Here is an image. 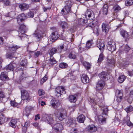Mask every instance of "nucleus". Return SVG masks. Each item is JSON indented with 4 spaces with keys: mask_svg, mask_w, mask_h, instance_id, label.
Instances as JSON below:
<instances>
[{
    "mask_svg": "<svg viewBox=\"0 0 133 133\" xmlns=\"http://www.w3.org/2000/svg\"><path fill=\"white\" fill-rule=\"evenodd\" d=\"M42 119L51 125H53L56 123L53 119V116L51 115L43 114L42 117ZM52 126L54 130L56 132L61 131L63 129V126L61 124H55L53 127Z\"/></svg>",
    "mask_w": 133,
    "mask_h": 133,
    "instance_id": "obj_1",
    "label": "nucleus"
},
{
    "mask_svg": "<svg viewBox=\"0 0 133 133\" xmlns=\"http://www.w3.org/2000/svg\"><path fill=\"white\" fill-rule=\"evenodd\" d=\"M90 102L93 103L94 104H98L103 110V112L104 114L106 115L108 111V107L104 104L102 102V101H100L99 99H97V100H94L93 99H90Z\"/></svg>",
    "mask_w": 133,
    "mask_h": 133,
    "instance_id": "obj_2",
    "label": "nucleus"
},
{
    "mask_svg": "<svg viewBox=\"0 0 133 133\" xmlns=\"http://www.w3.org/2000/svg\"><path fill=\"white\" fill-rule=\"evenodd\" d=\"M66 5L64 8L62 10V13L64 14H67L71 12L72 3L70 1H68L65 2Z\"/></svg>",
    "mask_w": 133,
    "mask_h": 133,
    "instance_id": "obj_3",
    "label": "nucleus"
},
{
    "mask_svg": "<svg viewBox=\"0 0 133 133\" xmlns=\"http://www.w3.org/2000/svg\"><path fill=\"white\" fill-rule=\"evenodd\" d=\"M20 48V46L17 45H10L9 47V49L11 51H12L13 52L12 53L10 52L8 53L7 55L8 57L10 59H11L14 57V52H15L17 49Z\"/></svg>",
    "mask_w": 133,
    "mask_h": 133,
    "instance_id": "obj_4",
    "label": "nucleus"
},
{
    "mask_svg": "<svg viewBox=\"0 0 133 133\" xmlns=\"http://www.w3.org/2000/svg\"><path fill=\"white\" fill-rule=\"evenodd\" d=\"M107 47L109 50L112 52L116 50L115 42L112 41H111L108 42L107 44Z\"/></svg>",
    "mask_w": 133,
    "mask_h": 133,
    "instance_id": "obj_5",
    "label": "nucleus"
},
{
    "mask_svg": "<svg viewBox=\"0 0 133 133\" xmlns=\"http://www.w3.org/2000/svg\"><path fill=\"white\" fill-rule=\"evenodd\" d=\"M65 91L64 87L63 86H59L57 87L55 92L56 96L59 97L62 94H65Z\"/></svg>",
    "mask_w": 133,
    "mask_h": 133,
    "instance_id": "obj_6",
    "label": "nucleus"
},
{
    "mask_svg": "<svg viewBox=\"0 0 133 133\" xmlns=\"http://www.w3.org/2000/svg\"><path fill=\"white\" fill-rule=\"evenodd\" d=\"M66 112L65 109L61 110L58 115V118L60 121L65 119L66 117Z\"/></svg>",
    "mask_w": 133,
    "mask_h": 133,
    "instance_id": "obj_7",
    "label": "nucleus"
},
{
    "mask_svg": "<svg viewBox=\"0 0 133 133\" xmlns=\"http://www.w3.org/2000/svg\"><path fill=\"white\" fill-rule=\"evenodd\" d=\"M85 15L86 18L90 20H93L95 18L94 13L91 10H87L85 13Z\"/></svg>",
    "mask_w": 133,
    "mask_h": 133,
    "instance_id": "obj_8",
    "label": "nucleus"
},
{
    "mask_svg": "<svg viewBox=\"0 0 133 133\" xmlns=\"http://www.w3.org/2000/svg\"><path fill=\"white\" fill-rule=\"evenodd\" d=\"M123 94L119 90H117L116 92L115 99L118 102H120L122 100Z\"/></svg>",
    "mask_w": 133,
    "mask_h": 133,
    "instance_id": "obj_9",
    "label": "nucleus"
},
{
    "mask_svg": "<svg viewBox=\"0 0 133 133\" xmlns=\"http://www.w3.org/2000/svg\"><path fill=\"white\" fill-rule=\"evenodd\" d=\"M16 66V64L14 63V62H11L8 65H7L4 68V70H6L7 71H13L14 69L15 68Z\"/></svg>",
    "mask_w": 133,
    "mask_h": 133,
    "instance_id": "obj_10",
    "label": "nucleus"
},
{
    "mask_svg": "<svg viewBox=\"0 0 133 133\" xmlns=\"http://www.w3.org/2000/svg\"><path fill=\"white\" fill-rule=\"evenodd\" d=\"M22 98L23 100H28L30 99L28 92L24 90H22L21 91Z\"/></svg>",
    "mask_w": 133,
    "mask_h": 133,
    "instance_id": "obj_11",
    "label": "nucleus"
},
{
    "mask_svg": "<svg viewBox=\"0 0 133 133\" xmlns=\"http://www.w3.org/2000/svg\"><path fill=\"white\" fill-rule=\"evenodd\" d=\"M97 46L101 51H103L105 47L103 41L99 40L98 41H97Z\"/></svg>",
    "mask_w": 133,
    "mask_h": 133,
    "instance_id": "obj_12",
    "label": "nucleus"
},
{
    "mask_svg": "<svg viewBox=\"0 0 133 133\" xmlns=\"http://www.w3.org/2000/svg\"><path fill=\"white\" fill-rule=\"evenodd\" d=\"M34 109L33 107L30 106H27L25 108L24 111V113L26 116L28 117L30 114L31 111Z\"/></svg>",
    "mask_w": 133,
    "mask_h": 133,
    "instance_id": "obj_13",
    "label": "nucleus"
},
{
    "mask_svg": "<svg viewBox=\"0 0 133 133\" xmlns=\"http://www.w3.org/2000/svg\"><path fill=\"white\" fill-rule=\"evenodd\" d=\"M59 37L57 32L55 31L52 32L50 36L51 40L52 42H54Z\"/></svg>",
    "mask_w": 133,
    "mask_h": 133,
    "instance_id": "obj_14",
    "label": "nucleus"
},
{
    "mask_svg": "<svg viewBox=\"0 0 133 133\" xmlns=\"http://www.w3.org/2000/svg\"><path fill=\"white\" fill-rule=\"evenodd\" d=\"M108 75L107 72L103 71L100 73L99 75V76L101 80H103L104 81V80H106L107 78H108Z\"/></svg>",
    "mask_w": 133,
    "mask_h": 133,
    "instance_id": "obj_15",
    "label": "nucleus"
},
{
    "mask_svg": "<svg viewBox=\"0 0 133 133\" xmlns=\"http://www.w3.org/2000/svg\"><path fill=\"white\" fill-rule=\"evenodd\" d=\"M104 85V81L103 80H100L96 84V88L98 90H101L103 88Z\"/></svg>",
    "mask_w": 133,
    "mask_h": 133,
    "instance_id": "obj_16",
    "label": "nucleus"
},
{
    "mask_svg": "<svg viewBox=\"0 0 133 133\" xmlns=\"http://www.w3.org/2000/svg\"><path fill=\"white\" fill-rule=\"evenodd\" d=\"M25 26L23 25L22 24L21 25L19 29V35L20 37H23V35H24L25 33Z\"/></svg>",
    "mask_w": 133,
    "mask_h": 133,
    "instance_id": "obj_17",
    "label": "nucleus"
},
{
    "mask_svg": "<svg viewBox=\"0 0 133 133\" xmlns=\"http://www.w3.org/2000/svg\"><path fill=\"white\" fill-rule=\"evenodd\" d=\"M110 26L109 25L105 23H103L102 25V31L105 33H107L109 29Z\"/></svg>",
    "mask_w": 133,
    "mask_h": 133,
    "instance_id": "obj_18",
    "label": "nucleus"
},
{
    "mask_svg": "<svg viewBox=\"0 0 133 133\" xmlns=\"http://www.w3.org/2000/svg\"><path fill=\"white\" fill-rule=\"evenodd\" d=\"M130 48L129 46L127 45H125L124 47H122L121 48V50L119 51V52L121 53H127L130 50Z\"/></svg>",
    "mask_w": 133,
    "mask_h": 133,
    "instance_id": "obj_19",
    "label": "nucleus"
},
{
    "mask_svg": "<svg viewBox=\"0 0 133 133\" xmlns=\"http://www.w3.org/2000/svg\"><path fill=\"white\" fill-rule=\"evenodd\" d=\"M51 102L52 106L55 108H57L60 105V103L58 100H56L55 99H53Z\"/></svg>",
    "mask_w": 133,
    "mask_h": 133,
    "instance_id": "obj_20",
    "label": "nucleus"
},
{
    "mask_svg": "<svg viewBox=\"0 0 133 133\" xmlns=\"http://www.w3.org/2000/svg\"><path fill=\"white\" fill-rule=\"evenodd\" d=\"M88 131L90 132H94L96 131L97 130L96 127L94 125H89L87 128Z\"/></svg>",
    "mask_w": 133,
    "mask_h": 133,
    "instance_id": "obj_21",
    "label": "nucleus"
},
{
    "mask_svg": "<svg viewBox=\"0 0 133 133\" xmlns=\"http://www.w3.org/2000/svg\"><path fill=\"white\" fill-rule=\"evenodd\" d=\"M0 79L3 81H5L8 80L9 78L6 72H3L1 73L0 76Z\"/></svg>",
    "mask_w": 133,
    "mask_h": 133,
    "instance_id": "obj_22",
    "label": "nucleus"
},
{
    "mask_svg": "<svg viewBox=\"0 0 133 133\" xmlns=\"http://www.w3.org/2000/svg\"><path fill=\"white\" fill-rule=\"evenodd\" d=\"M81 80L83 83H87L89 82V77L85 74H84L82 76Z\"/></svg>",
    "mask_w": 133,
    "mask_h": 133,
    "instance_id": "obj_23",
    "label": "nucleus"
},
{
    "mask_svg": "<svg viewBox=\"0 0 133 133\" xmlns=\"http://www.w3.org/2000/svg\"><path fill=\"white\" fill-rule=\"evenodd\" d=\"M36 37L37 41H40L43 37V34L41 31H38L37 32L34 34Z\"/></svg>",
    "mask_w": 133,
    "mask_h": 133,
    "instance_id": "obj_24",
    "label": "nucleus"
},
{
    "mask_svg": "<svg viewBox=\"0 0 133 133\" xmlns=\"http://www.w3.org/2000/svg\"><path fill=\"white\" fill-rule=\"evenodd\" d=\"M47 61V62L49 64V66H51L56 63V61L55 59H54L53 56H50V58L48 61Z\"/></svg>",
    "mask_w": 133,
    "mask_h": 133,
    "instance_id": "obj_25",
    "label": "nucleus"
},
{
    "mask_svg": "<svg viewBox=\"0 0 133 133\" xmlns=\"http://www.w3.org/2000/svg\"><path fill=\"white\" fill-rule=\"evenodd\" d=\"M19 7L22 11H24L27 10L29 6L28 4L25 3H23L20 4Z\"/></svg>",
    "mask_w": 133,
    "mask_h": 133,
    "instance_id": "obj_26",
    "label": "nucleus"
},
{
    "mask_svg": "<svg viewBox=\"0 0 133 133\" xmlns=\"http://www.w3.org/2000/svg\"><path fill=\"white\" fill-rule=\"evenodd\" d=\"M88 21L87 19L80 18L78 20V23L80 25H84L87 24Z\"/></svg>",
    "mask_w": 133,
    "mask_h": 133,
    "instance_id": "obj_27",
    "label": "nucleus"
},
{
    "mask_svg": "<svg viewBox=\"0 0 133 133\" xmlns=\"http://www.w3.org/2000/svg\"><path fill=\"white\" fill-rule=\"evenodd\" d=\"M98 120L99 123L101 124H103L105 123L106 118L103 117L102 115H100L98 117Z\"/></svg>",
    "mask_w": 133,
    "mask_h": 133,
    "instance_id": "obj_28",
    "label": "nucleus"
},
{
    "mask_svg": "<svg viewBox=\"0 0 133 133\" xmlns=\"http://www.w3.org/2000/svg\"><path fill=\"white\" fill-rule=\"evenodd\" d=\"M76 118H71L68 119L67 123L70 124H74L75 125L76 124Z\"/></svg>",
    "mask_w": 133,
    "mask_h": 133,
    "instance_id": "obj_29",
    "label": "nucleus"
},
{
    "mask_svg": "<svg viewBox=\"0 0 133 133\" xmlns=\"http://www.w3.org/2000/svg\"><path fill=\"white\" fill-rule=\"evenodd\" d=\"M120 32L121 35L124 38H127L129 37L128 34L126 31L123 30H122Z\"/></svg>",
    "mask_w": 133,
    "mask_h": 133,
    "instance_id": "obj_30",
    "label": "nucleus"
},
{
    "mask_svg": "<svg viewBox=\"0 0 133 133\" xmlns=\"http://www.w3.org/2000/svg\"><path fill=\"white\" fill-rule=\"evenodd\" d=\"M108 6L107 4H104L102 8L103 14L104 15L107 14L108 12Z\"/></svg>",
    "mask_w": 133,
    "mask_h": 133,
    "instance_id": "obj_31",
    "label": "nucleus"
},
{
    "mask_svg": "<svg viewBox=\"0 0 133 133\" xmlns=\"http://www.w3.org/2000/svg\"><path fill=\"white\" fill-rule=\"evenodd\" d=\"M76 96L75 95H71L70 96L69 99L71 102H75L76 101Z\"/></svg>",
    "mask_w": 133,
    "mask_h": 133,
    "instance_id": "obj_32",
    "label": "nucleus"
},
{
    "mask_svg": "<svg viewBox=\"0 0 133 133\" xmlns=\"http://www.w3.org/2000/svg\"><path fill=\"white\" fill-rule=\"evenodd\" d=\"M85 119V117L84 115H81L79 116L78 117L77 120L78 122L81 123H83Z\"/></svg>",
    "mask_w": 133,
    "mask_h": 133,
    "instance_id": "obj_33",
    "label": "nucleus"
},
{
    "mask_svg": "<svg viewBox=\"0 0 133 133\" xmlns=\"http://www.w3.org/2000/svg\"><path fill=\"white\" fill-rule=\"evenodd\" d=\"M17 122L16 120L13 119L11 120L9 123V125L11 127L15 128L16 127V124Z\"/></svg>",
    "mask_w": 133,
    "mask_h": 133,
    "instance_id": "obj_34",
    "label": "nucleus"
},
{
    "mask_svg": "<svg viewBox=\"0 0 133 133\" xmlns=\"http://www.w3.org/2000/svg\"><path fill=\"white\" fill-rule=\"evenodd\" d=\"M127 120L126 121V123L127 125L129 126H133V124H132L130 121V117L128 115L127 116Z\"/></svg>",
    "mask_w": 133,
    "mask_h": 133,
    "instance_id": "obj_35",
    "label": "nucleus"
},
{
    "mask_svg": "<svg viewBox=\"0 0 133 133\" xmlns=\"http://www.w3.org/2000/svg\"><path fill=\"white\" fill-rule=\"evenodd\" d=\"M121 8L118 5H115L113 7V11L115 12H117L121 10Z\"/></svg>",
    "mask_w": 133,
    "mask_h": 133,
    "instance_id": "obj_36",
    "label": "nucleus"
},
{
    "mask_svg": "<svg viewBox=\"0 0 133 133\" xmlns=\"http://www.w3.org/2000/svg\"><path fill=\"white\" fill-rule=\"evenodd\" d=\"M28 76V74L26 72L24 73L23 71H22L21 74L19 78L20 80H22L26 78Z\"/></svg>",
    "mask_w": 133,
    "mask_h": 133,
    "instance_id": "obj_37",
    "label": "nucleus"
},
{
    "mask_svg": "<svg viewBox=\"0 0 133 133\" xmlns=\"http://www.w3.org/2000/svg\"><path fill=\"white\" fill-rule=\"evenodd\" d=\"M77 56L76 53L74 52H72L69 54V57L71 59H74L76 58Z\"/></svg>",
    "mask_w": 133,
    "mask_h": 133,
    "instance_id": "obj_38",
    "label": "nucleus"
},
{
    "mask_svg": "<svg viewBox=\"0 0 133 133\" xmlns=\"http://www.w3.org/2000/svg\"><path fill=\"white\" fill-rule=\"evenodd\" d=\"M125 77L123 75L120 76L118 78V82L121 83H122L125 79Z\"/></svg>",
    "mask_w": 133,
    "mask_h": 133,
    "instance_id": "obj_39",
    "label": "nucleus"
},
{
    "mask_svg": "<svg viewBox=\"0 0 133 133\" xmlns=\"http://www.w3.org/2000/svg\"><path fill=\"white\" fill-rule=\"evenodd\" d=\"M58 52L57 49L55 48H52L50 51L49 53L50 56H53V55L56 53L57 52Z\"/></svg>",
    "mask_w": 133,
    "mask_h": 133,
    "instance_id": "obj_40",
    "label": "nucleus"
},
{
    "mask_svg": "<svg viewBox=\"0 0 133 133\" xmlns=\"http://www.w3.org/2000/svg\"><path fill=\"white\" fill-rule=\"evenodd\" d=\"M26 15L27 17L32 18L34 16V13L33 12L30 11L28 12Z\"/></svg>",
    "mask_w": 133,
    "mask_h": 133,
    "instance_id": "obj_41",
    "label": "nucleus"
},
{
    "mask_svg": "<svg viewBox=\"0 0 133 133\" xmlns=\"http://www.w3.org/2000/svg\"><path fill=\"white\" fill-rule=\"evenodd\" d=\"M83 64L86 68L88 69H90L91 66L90 64L86 62H83Z\"/></svg>",
    "mask_w": 133,
    "mask_h": 133,
    "instance_id": "obj_42",
    "label": "nucleus"
},
{
    "mask_svg": "<svg viewBox=\"0 0 133 133\" xmlns=\"http://www.w3.org/2000/svg\"><path fill=\"white\" fill-rule=\"evenodd\" d=\"M125 110L127 113H129L133 110V107L131 106L130 105L125 108Z\"/></svg>",
    "mask_w": 133,
    "mask_h": 133,
    "instance_id": "obj_43",
    "label": "nucleus"
},
{
    "mask_svg": "<svg viewBox=\"0 0 133 133\" xmlns=\"http://www.w3.org/2000/svg\"><path fill=\"white\" fill-rule=\"evenodd\" d=\"M107 62L109 66L113 65L115 64V62L113 59H108L107 60Z\"/></svg>",
    "mask_w": 133,
    "mask_h": 133,
    "instance_id": "obj_44",
    "label": "nucleus"
},
{
    "mask_svg": "<svg viewBox=\"0 0 133 133\" xmlns=\"http://www.w3.org/2000/svg\"><path fill=\"white\" fill-rule=\"evenodd\" d=\"M133 4V0H127L125 2V5L126 6H130Z\"/></svg>",
    "mask_w": 133,
    "mask_h": 133,
    "instance_id": "obj_45",
    "label": "nucleus"
},
{
    "mask_svg": "<svg viewBox=\"0 0 133 133\" xmlns=\"http://www.w3.org/2000/svg\"><path fill=\"white\" fill-rule=\"evenodd\" d=\"M61 26L63 29H64L67 28L68 25L66 22H62L61 23Z\"/></svg>",
    "mask_w": 133,
    "mask_h": 133,
    "instance_id": "obj_46",
    "label": "nucleus"
},
{
    "mask_svg": "<svg viewBox=\"0 0 133 133\" xmlns=\"http://www.w3.org/2000/svg\"><path fill=\"white\" fill-rule=\"evenodd\" d=\"M48 79V77L46 75L41 80L40 82V84L42 85Z\"/></svg>",
    "mask_w": 133,
    "mask_h": 133,
    "instance_id": "obj_47",
    "label": "nucleus"
},
{
    "mask_svg": "<svg viewBox=\"0 0 133 133\" xmlns=\"http://www.w3.org/2000/svg\"><path fill=\"white\" fill-rule=\"evenodd\" d=\"M64 48L63 44L59 46L57 48L58 52V53H60L62 51Z\"/></svg>",
    "mask_w": 133,
    "mask_h": 133,
    "instance_id": "obj_48",
    "label": "nucleus"
},
{
    "mask_svg": "<svg viewBox=\"0 0 133 133\" xmlns=\"http://www.w3.org/2000/svg\"><path fill=\"white\" fill-rule=\"evenodd\" d=\"M19 17H20V18L23 21H24V19H26V15L25 16V14H22L20 15H19L18 16Z\"/></svg>",
    "mask_w": 133,
    "mask_h": 133,
    "instance_id": "obj_49",
    "label": "nucleus"
},
{
    "mask_svg": "<svg viewBox=\"0 0 133 133\" xmlns=\"http://www.w3.org/2000/svg\"><path fill=\"white\" fill-rule=\"evenodd\" d=\"M103 55L102 54H101L99 56V57L98 60V63H100L103 60Z\"/></svg>",
    "mask_w": 133,
    "mask_h": 133,
    "instance_id": "obj_50",
    "label": "nucleus"
},
{
    "mask_svg": "<svg viewBox=\"0 0 133 133\" xmlns=\"http://www.w3.org/2000/svg\"><path fill=\"white\" fill-rule=\"evenodd\" d=\"M67 66V65L65 63H61L59 64V67L62 68H66Z\"/></svg>",
    "mask_w": 133,
    "mask_h": 133,
    "instance_id": "obj_51",
    "label": "nucleus"
},
{
    "mask_svg": "<svg viewBox=\"0 0 133 133\" xmlns=\"http://www.w3.org/2000/svg\"><path fill=\"white\" fill-rule=\"evenodd\" d=\"M15 15V14L14 12H11L9 13L8 16H6L7 17H10L11 18H13Z\"/></svg>",
    "mask_w": 133,
    "mask_h": 133,
    "instance_id": "obj_52",
    "label": "nucleus"
},
{
    "mask_svg": "<svg viewBox=\"0 0 133 133\" xmlns=\"http://www.w3.org/2000/svg\"><path fill=\"white\" fill-rule=\"evenodd\" d=\"M45 94L44 91L42 89H39L38 91V94L39 96H41L44 95Z\"/></svg>",
    "mask_w": 133,
    "mask_h": 133,
    "instance_id": "obj_53",
    "label": "nucleus"
},
{
    "mask_svg": "<svg viewBox=\"0 0 133 133\" xmlns=\"http://www.w3.org/2000/svg\"><path fill=\"white\" fill-rule=\"evenodd\" d=\"M92 43L91 41H89L87 42L86 46V47L89 49Z\"/></svg>",
    "mask_w": 133,
    "mask_h": 133,
    "instance_id": "obj_54",
    "label": "nucleus"
},
{
    "mask_svg": "<svg viewBox=\"0 0 133 133\" xmlns=\"http://www.w3.org/2000/svg\"><path fill=\"white\" fill-rule=\"evenodd\" d=\"M3 2L4 4L7 5H9L10 4V2L9 0H3Z\"/></svg>",
    "mask_w": 133,
    "mask_h": 133,
    "instance_id": "obj_55",
    "label": "nucleus"
},
{
    "mask_svg": "<svg viewBox=\"0 0 133 133\" xmlns=\"http://www.w3.org/2000/svg\"><path fill=\"white\" fill-rule=\"evenodd\" d=\"M30 125V123L29 121H28L26 122L24 124V127H23L24 128L25 130L26 129V128L28 126H29Z\"/></svg>",
    "mask_w": 133,
    "mask_h": 133,
    "instance_id": "obj_56",
    "label": "nucleus"
},
{
    "mask_svg": "<svg viewBox=\"0 0 133 133\" xmlns=\"http://www.w3.org/2000/svg\"><path fill=\"white\" fill-rule=\"evenodd\" d=\"M11 105L13 107H16L17 105V103L14 101H11Z\"/></svg>",
    "mask_w": 133,
    "mask_h": 133,
    "instance_id": "obj_57",
    "label": "nucleus"
},
{
    "mask_svg": "<svg viewBox=\"0 0 133 133\" xmlns=\"http://www.w3.org/2000/svg\"><path fill=\"white\" fill-rule=\"evenodd\" d=\"M26 64V63L25 60L22 61L21 62L20 65L22 66H25Z\"/></svg>",
    "mask_w": 133,
    "mask_h": 133,
    "instance_id": "obj_58",
    "label": "nucleus"
},
{
    "mask_svg": "<svg viewBox=\"0 0 133 133\" xmlns=\"http://www.w3.org/2000/svg\"><path fill=\"white\" fill-rule=\"evenodd\" d=\"M96 29H94L93 32L94 33L96 34L97 35H98L99 34V30L97 28Z\"/></svg>",
    "mask_w": 133,
    "mask_h": 133,
    "instance_id": "obj_59",
    "label": "nucleus"
},
{
    "mask_svg": "<svg viewBox=\"0 0 133 133\" xmlns=\"http://www.w3.org/2000/svg\"><path fill=\"white\" fill-rule=\"evenodd\" d=\"M40 52L39 51H37L34 53V56L35 57H38L40 54Z\"/></svg>",
    "mask_w": 133,
    "mask_h": 133,
    "instance_id": "obj_60",
    "label": "nucleus"
},
{
    "mask_svg": "<svg viewBox=\"0 0 133 133\" xmlns=\"http://www.w3.org/2000/svg\"><path fill=\"white\" fill-rule=\"evenodd\" d=\"M17 22L18 23L20 24L23 21L22 19L20 18V17H19L18 16L17 18Z\"/></svg>",
    "mask_w": 133,
    "mask_h": 133,
    "instance_id": "obj_61",
    "label": "nucleus"
},
{
    "mask_svg": "<svg viewBox=\"0 0 133 133\" xmlns=\"http://www.w3.org/2000/svg\"><path fill=\"white\" fill-rule=\"evenodd\" d=\"M4 38L1 37H0V45H2L4 43Z\"/></svg>",
    "mask_w": 133,
    "mask_h": 133,
    "instance_id": "obj_62",
    "label": "nucleus"
},
{
    "mask_svg": "<svg viewBox=\"0 0 133 133\" xmlns=\"http://www.w3.org/2000/svg\"><path fill=\"white\" fill-rule=\"evenodd\" d=\"M69 110L70 111H74L75 109V107L74 106H72L70 107L69 108Z\"/></svg>",
    "mask_w": 133,
    "mask_h": 133,
    "instance_id": "obj_63",
    "label": "nucleus"
},
{
    "mask_svg": "<svg viewBox=\"0 0 133 133\" xmlns=\"http://www.w3.org/2000/svg\"><path fill=\"white\" fill-rule=\"evenodd\" d=\"M39 115L38 114L37 115H36L35 116V121H36L37 119H39L40 118V117L39 116Z\"/></svg>",
    "mask_w": 133,
    "mask_h": 133,
    "instance_id": "obj_64",
    "label": "nucleus"
}]
</instances>
